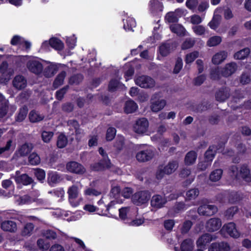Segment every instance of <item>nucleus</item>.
<instances>
[{
	"label": "nucleus",
	"mask_w": 251,
	"mask_h": 251,
	"mask_svg": "<svg viewBox=\"0 0 251 251\" xmlns=\"http://www.w3.org/2000/svg\"><path fill=\"white\" fill-rule=\"evenodd\" d=\"M221 42V37L219 36H214L208 39L206 42V45L208 47H212L218 45Z\"/></svg>",
	"instance_id": "nucleus-41"
},
{
	"label": "nucleus",
	"mask_w": 251,
	"mask_h": 251,
	"mask_svg": "<svg viewBox=\"0 0 251 251\" xmlns=\"http://www.w3.org/2000/svg\"><path fill=\"white\" fill-rule=\"evenodd\" d=\"M199 195V191L198 189H191L186 192V200H192L195 199Z\"/></svg>",
	"instance_id": "nucleus-46"
},
{
	"label": "nucleus",
	"mask_w": 251,
	"mask_h": 251,
	"mask_svg": "<svg viewBox=\"0 0 251 251\" xmlns=\"http://www.w3.org/2000/svg\"><path fill=\"white\" fill-rule=\"evenodd\" d=\"M125 68V69H127L125 74V77L127 81L131 78V77L134 74V70L133 68L130 66V64L126 65Z\"/></svg>",
	"instance_id": "nucleus-53"
},
{
	"label": "nucleus",
	"mask_w": 251,
	"mask_h": 251,
	"mask_svg": "<svg viewBox=\"0 0 251 251\" xmlns=\"http://www.w3.org/2000/svg\"><path fill=\"white\" fill-rule=\"evenodd\" d=\"M80 187L79 188L75 185H73L68 188L67 193L68 194V198H77L79 190L81 189L82 185L80 184Z\"/></svg>",
	"instance_id": "nucleus-32"
},
{
	"label": "nucleus",
	"mask_w": 251,
	"mask_h": 251,
	"mask_svg": "<svg viewBox=\"0 0 251 251\" xmlns=\"http://www.w3.org/2000/svg\"><path fill=\"white\" fill-rule=\"evenodd\" d=\"M32 149V144L30 143H25L20 147L19 153L21 156H25L31 151Z\"/></svg>",
	"instance_id": "nucleus-36"
},
{
	"label": "nucleus",
	"mask_w": 251,
	"mask_h": 251,
	"mask_svg": "<svg viewBox=\"0 0 251 251\" xmlns=\"http://www.w3.org/2000/svg\"><path fill=\"white\" fill-rule=\"evenodd\" d=\"M12 140H9L4 147L0 148V155L5 156L7 154L13 150L14 148H12Z\"/></svg>",
	"instance_id": "nucleus-38"
},
{
	"label": "nucleus",
	"mask_w": 251,
	"mask_h": 251,
	"mask_svg": "<svg viewBox=\"0 0 251 251\" xmlns=\"http://www.w3.org/2000/svg\"><path fill=\"white\" fill-rule=\"evenodd\" d=\"M66 76V73L64 71L61 72L55 78L53 82V86L55 88L58 87L63 83L64 79Z\"/></svg>",
	"instance_id": "nucleus-44"
},
{
	"label": "nucleus",
	"mask_w": 251,
	"mask_h": 251,
	"mask_svg": "<svg viewBox=\"0 0 251 251\" xmlns=\"http://www.w3.org/2000/svg\"><path fill=\"white\" fill-rule=\"evenodd\" d=\"M27 112L28 109L26 106H24L20 108L16 117V121L19 122H22L26 117Z\"/></svg>",
	"instance_id": "nucleus-43"
},
{
	"label": "nucleus",
	"mask_w": 251,
	"mask_h": 251,
	"mask_svg": "<svg viewBox=\"0 0 251 251\" xmlns=\"http://www.w3.org/2000/svg\"><path fill=\"white\" fill-rule=\"evenodd\" d=\"M101 194V191L92 188H87L84 191V194L85 196H98Z\"/></svg>",
	"instance_id": "nucleus-50"
},
{
	"label": "nucleus",
	"mask_w": 251,
	"mask_h": 251,
	"mask_svg": "<svg viewBox=\"0 0 251 251\" xmlns=\"http://www.w3.org/2000/svg\"><path fill=\"white\" fill-rule=\"evenodd\" d=\"M165 20L169 23H175L178 20V17L176 13L174 12H169L165 16Z\"/></svg>",
	"instance_id": "nucleus-55"
},
{
	"label": "nucleus",
	"mask_w": 251,
	"mask_h": 251,
	"mask_svg": "<svg viewBox=\"0 0 251 251\" xmlns=\"http://www.w3.org/2000/svg\"><path fill=\"white\" fill-rule=\"evenodd\" d=\"M149 123L145 118L137 119L133 125V130L138 134H143L148 130Z\"/></svg>",
	"instance_id": "nucleus-3"
},
{
	"label": "nucleus",
	"mask_w": 251,
	"mask_h": 251,
	"mask_svg": "<svg viewBox=\"0 0 251 251\" xmlns=\"http://www.w3.org/2000/svg\"><path fill=\"white\" fill-rule=\"evenodd\" d=\"M11 44L12 45H20L25 46L26 49L30 47V43L25 41V39L18 35L14 36L11 40Z\"/></svg>",
	"instance_id": "nucleus-24"
},
{
	"label": "nucleus",
	"mask_w": 251,
	"mask_h": 251,
	"mask_svg": "<svg viewBox=\"0 0 251 251\" xmlns=\"http://www.w3.org/2000/svg\"><path fill=\"white\" fill-rule=\"evenodd\" d=\"M13 85L17 89H22L26 86V80L24 76L20 75H17L13 80Z\"/></svg>",
	"instance_id": "nucleus-22"
},
{
	"label": "nucleus",
	"mask_w": 251,
	"mask_h": 251,
	"mask_svg": "<svg viewBox=\"0 0 251 251\" xmlns=\"http://www.w3.org/2000/svg\"><path fill=\"white\" fill-rule=\"evenodd\" d=\"M15 198L16 201L18 202V204H26L35 201V198H32L30 196L27 195L22 197L17 196Z\"/></svg>",
	"instance_id": "nucleus-31"
},
{
	"label": "nucleus",
	"mask_w": 251,
	"mask_h": 251,
	"mask_svg": "<svg viewBox=\"0 0 251 251\" xmlns=\"http://www.w3.org/2000/svg\"><path fill=\"white\" fill-rule=\"evenodd\" d=\"M61 180V176L56 172H50L48 175V183L51 186H54Z\"/></svg>",
	"instance_id": "nucleus-25"
},
{
	"label": "nucleus",
	"mask_w": 251,
	"mask_h": 251,
	"mask_svg": "<svg viewBox=\"0 0 251 251\" xmlns=\"http://www.w3.org/2000/svg\"><path fill=\"white\" fill-rule=\"evenodd\" d=\"M49 193L53 195L58 198H62L64 196L65 191L63 188H59L52 191H49Z\"/></svg>",
	"instance_id": "nucleus-64"
},
{
	"label": "nucleus",
	"mask_w": 251,
	"mask_h": 251,
	"mask_svg": "<svg viewBox=\"0 0 251 251\" xmlns=\"http://www.w3.org/2000/svg\"><path fill=\"white\" fill-rule=\"evenodd\" d=\"M44 116L35 110H32L29 114V119L31 122H39L43 120Z\"/></svg>",
	"instance_id": "nucleus-33"
},
{
	"label": "nucleus",
	"mask_w": 251,
	"mask_h": 251,
	"mask_svg": "<svg viewBox=\"0 0 251 251\" xmlns=\"http://www.w3.org/2000/svg\"><path fill=\"white\" fill-rule=\"evenodd\" d=\"M216 153V147L214 146H210L205 153L204 158L211 162L213 160Z\"/></svg>",
	"instance_id": "nucleus-42"
},
{
	"label": "nucleus",
	"mask_w": 251,
	"mask_h": 251,
	"mask_svg": "<svg viewBox=\"0 0 251 251\" xmlns=\"http://www.w3.org/2000/svg\"><path fill=\"white\" fill-rule=\"evenodd\" d=\"M9 109L10 114L12 115L16 110V107L14 105H10L9 104L2 105L0 107V118L4 117Z\"/></svg>",
	"instance_id": "nucleus-26"
},
{
	"label": "nucleus",
	"mask_w": 251,
	"mask_h": 251,
	"mask_svg": "<svg viewBox=\"0 0 251 251\" xmlns=\"http://www.w3.org/2000/svg\"><path fill=\"white\" fill-rule=\"evenodd\" d=\"M222 76L221 70L218 67L213 69L210 72V77L214 80H218Z\"/></svg>",
	"instance_id": "nucleus-52"
},
{
	"label": "nucleus",
	"mask_w": 251,
	"mask_h": 251,
	"mask_svg": "<svg viewBox=\"0 0 251 251\" xmlns=\"http://www.w3.org/2000/svg\"><path fill=\"white\" fill-rule=\"evenodd\" d=\"M136 148L139 150L136 155L137 160L139 162L148 161L153 158L154 152L152 149L145 145H138Z\"/></svg>",
	"instance_id": "nucleus-2"
},
{
	"label": "nucleus",
	"mask_w": 251,
	"mask_h": 251,
	"mask_svg": "<svg viewBox=\"0 0 251 251\" xmlns=\"http://www.w3.org/2000/svg\"><path fill=\"white\" fill-rule=\"evenodd\" d=\"M58 70L57 65L53 63L50 64L44 70V75L47 77H50L54 75L56 73Z\"/></svg>",
	"instance_id": "nucleus-29"
},
{
	"label": "nucleus",
	"mask_w": 251,
	"mask_h": 251,
	"mask_svg": "<svg viewBox=\"0 0 251 251\" xmlns=\"http://www.w3.org/2000/svg\"><path fill=\"white\" fill-rule=\"evenodd\" d=\"M26 66L28 70L35 74H40L43 71V65L37 59H32L29 60Z\"/></svg>",
	"instance_id": "nucleus-7"
},
{
	"label": "nucleus",
	"mask_w": 251,
	"mask_h": 251,
	"mask_svg": "<svg viewBox=\"0 0 251 251\" xmlns=\"http://www.w3.org/2000/svg\"><path fill=\"white\" fill-rule=\"evenodd\" d=\"M165 100L161 99L159 94H154L151 100V109L152 112H157L166 105Z\"/></svg>",
	"instance_id": "nucleus-4"
},
{
	"label": "nucleus",
	"mask_w": 251,
	"mask_h": 251,
	"mask_svg": "<svg viewBox=\"0 0 251 251\" xmlns=\"http://www.w3.org/2000/svg\"><path fill=\"white\" fill-rule=\"evenodd\" d=\"M194 247L193 241L191 239H188L182 242L180 246V249L181 251H192Z\"/></svg>",
	"instance_id": "nucleus-34"
},
{
	"label": "nucleus",
	"mask_w": 251,
	"mask_h": 251,
	"mask_svg": "<svg viewBox=\"0 0 251 251\" xmlns=\"http://www.w3.org/2000/svg\"><path fill=\"white\" fill-rule=\"evenodd\" d=\"M227 52L220 51L215 53L212 58V62L215 65H219L223 63L227 58Z\"/></svg>",
	"instance_id": "nucleus-20"
},
{
	"label": "nucleus",
	"mask_w": 251,
	"mask_h": 251,
	"mask_svg": "<svg viewBox=\"0 0 251 251\" xmlns=\"http://www.w3.org/2000/svg\"><path fill=\"white\" fill-rule=\"evenodd\" d=\"M199 55V53L197 51L189 53L186 55L185 61L187 64H190L193 62Z\"/></svg>",
	"instance_id": "nucleus-48"
},
{
	"label": "nucleus",
	"mask_w": 251,
	"mask_h": 251,
	"mask_svg": "<svg viewBox=\"0 0 251 251\" xmlns=\"http://www.w3.org/2000/svg\"><path fill=\"white\" fill-rule=\"evenodd\" d=\"M137 108V104L134 101L129 100L126 102L124 110L126 113H131L135 112Z\"/></svg>",
	"instance_id": "nucleus-30"
},
{
	"label": "nucleus",
	"mask_w": 251,
	"mask_h": 251,
	"mask_svg": "<svg viewBox=\"0 0 251 251\" xmlns=\"http://www.w3.org/2000/svg\"><path fill=\"white\" fill-rule=\"evenodd\" d=\"M28 161L32 165H36L40 162V158L36 153H32L28 157Z\"/></svg>",
	"instance_id": "nucleus-49"
},
{
	"label": "nucleus",
	"mask_w": 251,
	"mask_h": 251,
	"mask_svg": "<svg viewBox=\"0 0 251 251\" xmlns=\"http://www.w3.org/2000/svg\"><path fill=\"white\" fill-rule=\"evenodd\" d=\"M192 30L196 35L199 36L204 35L205 32V27L201 25L193 26Z\"/></svg>",
	"instance_id": "nucleus-57"
},
{
	"label": "nucleus",
	"mask_w": 251,
	"mask_h": 251,
	"mask_svg": "<svg viewBox=\"0 0 251 251\" xmlns=\"http://www.w3.org/2000/svg\"><path fill=\"white\" fill-rule=\"evenodd\" d=\"M230 96V90L227 87H223L219 89L215 94L217 101L223 102L227 100Z\"/></svg>",
	"instance_id": "nucleus-17"
},
{
	"label": "nucleus",
	"mask_w": 251,
	"mask_h": 251,
	"mask_svg": "<svg viewBox=\"0 0 251 251\" xmlns=\"http://www.w3.org/2000/svg\"><path fill=\"white\" fill-rule=\"evenodd\" d=\"M151 198L150 194L146 191L135 193L132 197V202L137 205H141L147 202Z\"/></svg>",
	"instance_id": "nucleus-5"
},
{
	"label": "nucleus",
	"mask_w": 251,
	"mask_h": 251,
	"mask_svg": "<svg viewBox=\"0 0 251 251\" xmlns=\"http://www.w3.org/2000/svg\"><path fill=\"white\" fill-rule=\"evenodd\" d=\"M120 86L119 81L117 79L111 80L108 85V89L110 91H114Z\"/></svg>",
	"instance_id": "nucleus-62"
},
{
	"label": "nucleus",
	"mask_w": 251,
	"mask_h": 251,
	"mask_svg": "<svg viewBox=\"0 0 251 251\" xmlns=\"http://www.w3.org/2000/svg\"><path fill=\"white\" fill-rule=\"evenodd\" d=\"M119 211L120 218L123 220H125L131 219L137 212V209L135 208L126 207L119 209Z\"/></svg>",
	"instance_id": "nucleus-11"
},
{
	"label": "nucleus",
	"mask_w": 251,
	"mask_h": 251,
	"mask_svg": "<svg viewBox=\"0 0 251 251\" xmlns=\"http://www.w3.org/2000/svg\"><path fill=\"white\" fill-rule=\"evenodd\" d=\"M237 69V64L234 62H230L226 64L221 70L222 76L228 77L234 74Z\"/></svg>",
	"instance_id": "nucleus-14"
},
{
	"label": "nucleus",
	"mask_w": 251,
	"mask_h": 251,
	"mask_svg": "<svg viewBox=\"0 0 251 251\" xmlns=\"http://www.w3.org/2000/svg\"><path fill=\"white\" fill-rule=\"evenodd\" d=\"M125 139L123 136H118L114 144V147L118 150H121L124 145Z\"/></svg>",
	"instance_id": "nucleus-61"
},
{
	"label": "nucleus",
	"mask_w": 251,
	"mask_h": 251,
	"mask_svg": "<svg viewBox=\"0 0 251 251\" xmlns=\"http://www.w3.org/2000/svg\"><path fill=\"white\" fill-rule=\"evenodd\" d=\"M195 43L194 38H187L182 43L181 48L183 50H186L192 48Z\"/></svg>",
	"instance_id": "nucleus-51"
},
{
	"label": "nucleus",
	"mask_w": 251,
	"mask_h": 251,
	"mask_svg": "<svg viewBox=\"0 0 251 251\" xmlns=\"http://www.w3.org/2000/svg\"><path fill=\"white\" fill-rule=\"evenodd\" d=\"M116 130L114 127H109L107 130L106 139L107 141L112 140L115 136Z\"/></svg>",
	"instance_id": "nucleus-60"
},
{
	"label": "nucleus",
	"mask_w": 251,
	"mask_h": 251,
	"mask_svg": "<svg viewBox=\"0 0 251 251\" xmlns=\"http://www.w3.org/2000/svg\"><path fill=\"white\" fill-rule=\"evenodd\" d=\"M34 226L31 223L26 224L21 231V234L23 236H30L33 233Z\"/></svg>",
	"instance_id": "nucleus-35"
},
{
	"label": "nucleus",
	"mask_w": 251,
	"mask_h": 251,
	"mask_svg": "<svg viewBox=\"0 0 251 251\" xmlns=\"http://www.w3.org/2000/svg\"><path fill=\"white\" fill-rule=\"evenodd\" d=\"M171 30L178 36H184L187 35L186 31L184 27L179 24H174L170 25Z\"/></svg>",
	"instance_id": "nucleus-27"
},
{
	"label": "nucleus",
	"mask_w": 251,
	"mask_h": 251,
	"mask_svg": "<svg viewBox=\"0 0 251 251\" xmlns=\"http://www.w3.org/2000/svg\"><path fill=\"white\" fill-rule=\"evenodd\" d=\"M43 236H45L47 239L50 240L55 239L57 237V234L56 232L51 229H47L45 230L43 233Z\"/></svg>",
	"instance_id": "nucleus-54"
},
{
	"label": "nucleus",
	"mask_w": 251,
	"mask_h": 251,
	"mask_svg": "<svg viewBox=\"0 0 251 251\" xmlns=\"http://www.w3.org/2000/svg\"><path fill=\"white\" fill-rule=\"evenodd\" d=\"M135 82L137 85L145 88H151L155 85V82L152 78L145 75L137 77Z\"/></svg>",
	"instance_id": "nucleus-6"
},
{
	"label": "nucleus",
	"mask_w": 251,
	"mask_h": 251,
	"mask_svg": "<svg viewBox=\"0 0 251 251\" xmlns=\"http://www.w3.org/2000/svg\"><path fill=\"white\" fill-rule=\"evenodd\" d=\"M34 174L36 176L37 178L40 181L43 180L45 178L46 174L45 171L42 169H35Z\"/></svg>",
	"instance_id": "nucleus-63"
},
{
	"label": "nucleus",
	"mask_w": 251,
	"mask_h": 251,
	"mask_svg": "<svg viewBox=\"0 0 251 251\" xmlns=\"http://www.w3.org/2000/svg\"><path fill=\"white\" fill-rule=\"evenodd\" d=\"M68 139L63 134H60L57 138V146L59 148H63L67 144Z\"/></svg>",
	"instance_id": "nucleus-47"
},
{
	"label": "nucleus",
	"mask_w": 251,
	"mask_h": 251,
	"mask_svg": "<svg viewBox=\"0 0 251 251\" xmlns=\"http://www.w3.org/2000/svg\"><path fill=\"white\" fill-rule=\"evenodd\" d=\"M197 158V153L194 151H190L186 154L184 158V163L186 165H191L195 163Z\"/></svg>",
	"instance_id": "nucleus-28"
},
{
	"label": "nucleus",
	"mask_w": 251,
	"mask_h": 251,
	"mask_svg": "<svg viewBox=\"0 0 251 251\" xmlns=\"http://www.w3.org/2000/svg\"><path fill=\"white\" fill-rule=\"evenodd\" d=\"M216 236L209 233L201 235L197 240L196 245L198 248H204L208 243L215 240Z\"/></svg>",
	"instance_id": "nucleus-8"
},
{
	"label": "nucleus",
	"mask_w": 251,
	"mask_h": 251,
	"mask_svg": "<svg viewBox=\"0 0 251 251\" xmlns=\"http://www.w3.org/2000/svg\"><path fill=\"white\" fill-rule=\"evenodd\" d=\"M53 132L51 131H44L42 133V138L45 143H49L53 136Z\"/></svg>",
	"instance_id": "nucleus-58"
},
{
	"label": "nucleus",
	"mask_w": 251,
	"mask_h": 251,
	"mask_svg": "<svg viewBox=\"0 0 251 251\" xmlns=\"http://www.w3.org/2000/svg\"><path fill=\"white\" fill-rule=\"evenodd\" d=\"M222 226L220 219L213 218L209 219L206 224V228L208 231H215L218 230Z\"/></svg>",
	"instance_id": "nucleus-12"
},
{
	"label": "nucleus",
	"mask_w": 251,
	"mask_h": 251,
	"mask_svg": "<svg viewBox=\"0 0 251 251\" xmlns=\"http://www.w3.org/2000/svg\"><path fill=\"white\" fill-rule=\"evenodd\" d=\"M50 44L51 47L56 50H61L64 47L62 42L55 38H52L50 40Z\"/></svg>",
	"instance_id": "nucleus-37"
},
{
	"label": "nucleus",
	"mask_w": 251,
	"mask_h": 251,
	"mask_svg": "<svg viewBox=\"0 0 251 251\" xmlns=\"http://www.w3.org/2000/svg\"><path fill=\"white\" fill-rule=\"evenodd\" d=\"M228 174L233 179H242L246 182H251V168L247 164H243L239 167L231 166L228 168Z\"/></svg>",
	"instance_id": "nucleus-1"
},
{
	"label": "nucleus",
	"mask_w": 251,
	"mask_h": 251,
	"mask_svg": "<svg viewBox=\"0 0 251 251\" xmlns=\"http://www.w3.org/2000/svg\"><path fill=\"white\" fill-rule=\"evenodd\" d=\"M223 175V170L220 169H216L212 171L209 175V179L211 181L216 182L219 180Z\"/></svg>",
	"instance_id": "nucleus-39"
},
{
	"label": "nucleus",
	"mask_w": 251,
	"mask_h": 251,
	"mask_svg": "<svg viewBox=\"0 0 251 251\" xmlns=\"http://www.w3.org/2000/svg\"><path fill=\"white\" fill-rule=\"evenodd\" d=\"M136 26V22L133 18L128 17L124 25V28L126 30H132V28Z\"/></svg>",
	"instance_id": "nucleus-45"
},
{
	"label": "nucleus",
	"mask_w": 251,
	"mask_h": 251,
	"mask_svg": "<svg viewBox=\"0 0 251 251\" xmlns=\"http://www.w3.org/2000/svg\"><path fill=\"white\" fill-rule=\"evenodd\" d=\"M66 169L68 171L77 174H82L85 172L83 166L75 161L68 163L66 165Z\"/></svg>",
	"instance_id": "nucleus-10"
},
{
	"label": "nucleus",
	"mask_w": 251,
	"mask_h": 251,
	"mask_svg": "<svg viewBox=\"0 0 251 251\" xmlns=\"http://www.w3.org/2000/svg\"><path fill=\"white\" fill-rule=\"evenodd\" d=\"M159 52L163 56H167L170 52V46L169 44H164L159 47Z\"/></svg>",
	"instance_id": "nucleus-59"
},
{
	"label": "nucleus",
	"mask_w": 251,
	"mask_h": 251,
	"mask_svg": "<svg viewBox=\"0 0 251 251\" xmlns=\"http://www.w3.org/2000/svg\"><path fill=\"white\" fill-rule=\"evenodd\" d=\"M17 184L27 185L32 182V179L26 174H23L19 176L18 171L16 172V176L14 177Z\"/></svg>",
	"instance_id": "nucleus-19"
},
{
	"label": "nucleus",
	"mask_w": 251,
	"mask_h": 251,
	"mask_svg": "<svg viewBox=\"0 0 251 251\" xmlns=\"http://www.w3.org/2000/svg\"><path fill=\"white\" fill-rule=\"evenodd\" d=\"M250 52V50L245 48L236 52L234 55V58L236 59H243L248 56Z\"/></svg>",
	"instance_id": "nucleus-40"
},
{
	"label": "nucleus",
	"mask_w": 251,
	"mask_h": 251,
	"mask_svg": "<svg viewBox=\"0 0 251 251\" xmlns=\"http://www.w3.org/2000/svg\"><path fill=\"white\" fill-rule=\"evenodd\" d=\"M230 249L229 245L226 242H215L210 245L208 251H229Z\"/></svg>",
	"instance_id": "nucleus-15"
},
{
	"label": "nucleus",
	"mask_w": 251,
	"mask_h": 251,
	"mask_svg": "<svg viewBox=\"0 0 251 251\" xmlns=\"http://www.w3.org/2000/svg\"><path fill=\"white\" fill-rule=\"evenodd\" d=\"M178 167V162L176 160L169 161L163 168L167 175L174 173Z\"/></svg>",
	"instance_id": "nucleus-21"
},
{
	"label": "nucleus",
	"mask_w": 251,
	"mask_h": 251,
	"mask_svg": "<svg viewBox=\"0 0 251 251\" xmlns=\"http://www.w3.org/2000/svg\"><path fill=\"white\" fill-rule=\"evenodd\" d=\"M217 208L214 205L203 204L198 208V213L201 215L209 216L217 211Z\"/></svg>",
	"instance_id": "nucleus-9"
},
{
	"label": "nucleus",
	"mask_w": 251,
	"mask_h": 251,
	"mask_svg": "<svg viewBox=\"0 0 251 251\" xmlns=\"http://www.w3.org/2000/svg\"><path fill=\"white\" fill-rule=\"evenodd\" d=\"M222 230L226 231L232 237L237 238L240 237V234L236 229L235 225L233 223L225 225Z\"/></svg>",
	"instance_id": "nucleus-16"
},
{
	"label": "nucleus",
	"mask_w": 251,
	"mask_h": 251,
	"mask_svg": "<svg viewBox=\"0 0 251 251\" xmlns=\"http://www.w3.org/2000/svg\"><path fill=\"white\" fill-rule=\"evenodd\" d=\"M110 162L109 159L104 161H100V162L91 165L92 170L95 171H102L105 169L109 168L110 167Z\"/></svg>",
	"instance_id": "nucleus-23"
},
{
	"label": "nucleus",
	"mask_w": 251,
	"mask_h": 251,
	"mask_svg": "<svg viewBox=\"0 0 251 251\" xmlns=\"http://www.w3.org/2000/svg\"><path fill=\"white\" fill-rule=\"evenodd\" d=\"M68 124L71 128L72 129L74 128L76 134L81 133V130L79 128V124L77 121L75 120H70Z\"/></svg>",
	"instance_id": "nucleus-56"
},
{
	"label": "nucleus",
	"mask_w": 251,
	"mask_h": 251,
	"mask_svg": "<svg viewBox=\"0 0 251 251\" xmlns=\"http://www.w3.org/2000/svg\"><path fill=\"white\" fill-rule=\"evenodd\" d=\"M0 227L4 231L10 233H15L17 230V224L11 220L2 221L0 224Z\"/></svg>",
	"instance_id": "nucleus-13"
},
{
	"label": "nucleus",
	"mask_w": 251,
	"mask_h": 251,
	"mask_svg": "<svg viewBox=\"0 0 251 251\" xmlns=\"http://www.w3.org/2000/svg\"><path fill=\"white\" fill-rule=\"evenodd\" d=\"M167 201L165 197L159 195L153 196L151 200V203L152 207L160 208L164 206Z\"/></svg>",
	"instance_id": "nucleus-18"
}]
</instances>
